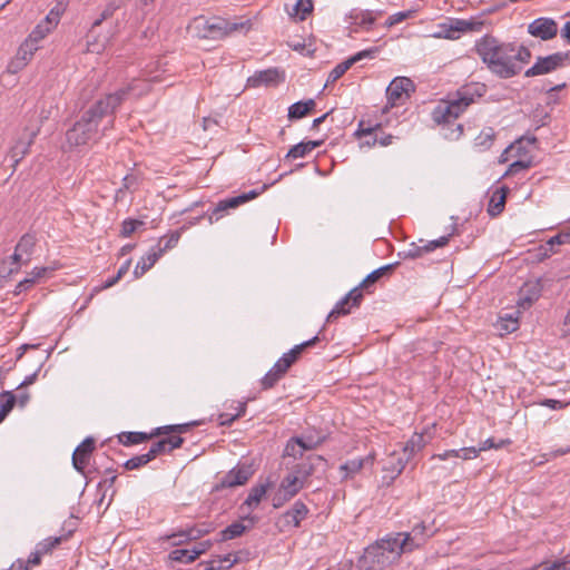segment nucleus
<instances>
[{
    "label": "nucleus",
    "instance_id": "nucleus-1",
    "mask_svg": "<svg viewBox=\"0 0 570 570\" xmlns=\"http://www.w3.org/2000/svg\"><path fill=\"white\" fill-rule=\"evenodd\" d=\"M121 104V95L109 94L98 100L66 131L65 150L97 142L114 126V112Z\"/></svg>",
    "mask_w": 570,
    "mask_h": 570
},
{
    "label": "nucleus",
    "instance_id": "nucleus-2",
    "mask_svg": "<svg viewBox=\"0 0 570 570\" xmlns=\"http://www.w3.org/2000/svg\"><path fill=\"white\" fill-rule=\"evenodd\" d=\"M475 51L489 70L502 79L519 75L531 59V51L514 42H501L485 35L475 42Z\"/></svg>",
    "mask_w": 570,
    "mask_h": 570
},
{
    "label": "nucleus",
    "instance_id": "nucleus-3",
    "mask_svg": "<svg viewBox=\"0 0 570 570\" xmlns=\"http://www.w3.org/2000/svg\"><path fill=\"white\" fill-rule=\"evenodd\" d=\"M250 28L249 20L232 22L220 17L207 19L203 16L193 19L188 26L189 32L199 39H222L233 32L247 31Z\"/></svg>",
    "mask_w": 570,
    "mask_h": 570
},
{
    "label": "nucleus",
    "instance_id": "nucleus-4",
    "mask_svg": "<svg viewBox=\"0 0 570 570\" xmlns=\"http://www.w3.org/2000/svg\"><path fill=\"white\" fill-rule=\"evenodd\" d=\"M402 553L405 551L394 534H387L365 549L363 561L370 569H383L397 562Z\"/></svg>",
    "mask_w": 570,
    "mask_h": 570
},
{
    "label": "nucleus",
    "instance_id": "nucleus-5",
    "mask_svg": "<svg viewBox=\"0 0 570 570\" xmlns=\"http://www.w3.org/2000/svg\"><path fill=\"white\" fill-rule=\"evenodd\" d=\"M473 102L474 94L464 87L458 90L454 98L434 108L432 118L438 124H451Z\"/></svg>",
    "mask_w": 570,
    "mask_h": 570
},
{
    "label": "nucleus",
    "instance_id": "nucleus-6",
    "mask_svg": "<svg viewBox=\"0 0 570 570\" xmlns=\"http://www.w3.org/2000/svg\"><path fill=\"white\" fill-rule=\"evenodd\" d=\"M436 528L434 522L426 523L421 521L414 524L409 532H397L394 537L402 546L405 552H412L413 550L422 547L434 533Z\"/></svg>",
    "mask_w": 570,
    "mask_h": 570
},
{
    "label": "nucleus",
    "instance_id": "nucleus-7",
    "mask_svg": "<svg viewBox=\"0 0 570 570\" xmlns=\"http://www.w3.org/2000/svg\"><path fill=\"white\" fill-rule=\"evenodd\" d=\"M195 422L191 423H184V424H174V425H165L155 429V431L150 434H147L145 432H121L118 435V441L125 446L140 444L153 436L161 435V434H170V433H186L190 426L195 425Z\"/></svg>",
    "mask_w": 570,
    "mask_h": 570
},
{
    "label": "nucleus",
    "instance_id": "nucleus-8",
    "mask_svg": "<svg viewBox=\"0 0 570 570\" xmlns=\"http://www.w3.org/2000/svg\"><path fill=\"white\" fill-rule=\"evenodd\" d=\"M305 484L301 481V478L294 474L292 471L285 475L272 498V504L275 509L282 508L286 502L291 501Z\"/></svg>",
    "mask_w": 570,
    "mask_h": 570
},
{
    "label": "nucleus",
    "instance_id": "nucleus-9",
    "mask_svg": "<svg viewBox=\"0 0 570 570\" xmlns=\"http://www.w3.org/2000/svg\"><path fill=\"white\" fill-rule=\"evenodd\" d=\"M570 61V52H556L547 57H539L535 63L525 72V77L546 75L566 66Z\"/></svg>",
    "mask_w": 570,
    "mask_h": 570
},
{
    "label": "nucleus",
    "instance_id": "nucleus-10",
    "mask_svg": "<svg viewBox=\"0 0 570 570\" xmlns=\"http://www.w3.org/2000/svg\"><path fill=\"white\" fill-rule=\"evenodd\" d=\"M415 85L407 77H395L386 88V98L390 107L403 105L411 92H414Z\"/></svg>",
    "mask_w": 570,
    "mask_h": 570
},
{
    "label": "nucleus",
    "instance_id": "nucleus-11",
    "mask_svg": "<svg viewBox=\"0 0 570 570\" xmlns=\"http://www.w3.org/2000/svg\"><path fill=\"white\" fill-rule=\"evenodd\" d=\"M161 78L159 75L154 73L153 69H146L144 71V78L134 79L128 86L119 89L115 94L121 95V102L126 97L132 95L140 97L150 90V83L159 82Z\"/></svg>",
    "mask_w": 570,
    "mask_h": 570
},
{
    "label": "nucleus",
    "instance_id": "nucleus-12",
    "mask_svg": "<svg viewBox=\"0 0 570 570\" xmlns=\"http://www.w3.org/2000/svg\"><path fill=\"white\" fill-rule=\"evenodd\" d=\"M363 301V292L360 288H352L343 298H341L333 309L328 313L326 322H332L340 316L348 315L354 307H358Z\"/></svg>",
    "mask_w": 570,
    "mask_h": 570
},
{
    "label": "nucleus",
    "instance_id": "nucleus-13",
    "mask_svg": "<svg viewBox=\"0 0 570 570\" xmlns=\"http://www.w3.org/2000/svg\"><path fill=\"white\" fill-rule=\"evenodd\" d=\"M429 442V439L425 438L423 433H414L407 442L403 446L402 455L404 458H397V465L392 466L393 471H396V474H400L406 463L417 453L420 452Z\"/></svg>",
    "mask_w": 570,
    "mask_h": 570
},
{
    "label": "nucleus",
    "instance_id": "nucleus-14",
    "mask_svg": "<svg viewBox=\"0 0 570 570\" xmlns=\"http://www.w3.org/2000/svg\"><path fill=\"white\" fill-rule=\"evenodd\" d=\"M528 32L537 39L548 41L558 35V23L552 18L540 17L528 24Z\"/></svg>",
    "mask_w": 570,
    "mask_h": 570
},
{
    "label": "nucleus",
    "instance_id": "nucleus-15",
    "mask_svg": "<svg viewBox=\"0 0 570 570\" xmlns=\"http://www.w3.org/2000/svg\"><path fill=\"white\" fill-rule=\"evenodd\" d=\"M377 52H379L377 48L365 49V50L358 51L357 53L350 57L345 61L338 63L330 72L327 80H326V85L333 83L336 80H338L354 63H356L363 59H373Z\"/></svg>",
    "mask_w": 570,
    "mask_h": 570
},
{
    "label": "nucleus",
    "instance_id": "nucleus-16",
    "mask_svg": "<svg viewBox=\"0 0 570 570\" xmlns=\"http://www.w3.org/2000/svg\"><path fill=\"white\" fill-rule=\"evenodd\" d=\"M254 474L248 464H238L227 472L219 481L217 489L234 488L245 484Z\"/></svg>",
    "mask_w": 570,
    "mask_h": 570
},
{
    "label": "nucleus",
    "instance_id": "nucleus-17",
    "mask_svg": "<svg viewBox=\"0 0 570 570\" xmlns=\"http://www.w3.org/2000/svg\"><path fill=\"white\" fill-rule=\"evenodd\" d=\"M258 191L256 190H249L248 193H243L238 196L230 197L227 199H223L218 202L216 207L213 209V212L209 214V223L213 224L214 222H217L222 216L223 213L230 208H236L239 205L254 199L258 196Z\"/></svg>",
    "mask_w": 570,
    "mask_h": 570
},
{
    "label": "nucleus",
    "instance_id": "nucleus-18",
    "mask_svg": "<svg viewBox=\"0 0 570 570\" xmlns=\"http://www.w3.org/2000/svg\"><path fill=\"white\" fill-rule=\"evenodd\" d=\"M53 29L46 20H42L36 26L28 39L20 47L19 53H23L22 59L28 60L27 55L32 56L33 51L38 49V42L42 40Z\"/></svg>",
    "mask_w": 570,
    "mask_h": 570
},
{
    "label": "nucleus",
    "instance_id": "nucleus-19",
    "mask_svg": "<svg viewBox=\"0 0 570 570\" xmlns=\"http://www.w3.org/2000/svg\"><path fill=\"white\" fill-rule=\"evenodd\" d=\"M325 463L326 461L322 455L311 454L305 461L293 465L292 472L298 475L301 481L306 484L307 479L313 475L318 468L324 466Z\"/></svg>",
    "mask_w": 570,
    "mask_h": 570
},
{
    "label": "nucleus",
    "instance_id": "nucleus-20",
    "mask_svg": "<svg viewBox=\"0 0 570 570\" xmlns=\"http://www.w3.org/2000/svg\"><path fill=\"white\" fill-rule=\"evenodd\" d=\"M95 450V440L86 438L73 451L72 465L78 471L83 473L87 468L90 456Z\"/></svg>",
    "mask_w": 570,
    "mask_h": 570
},
{
    "label": "nucleus",
    "instance_id": "nucleus-21",
    "mask_svg": "<svg viewBox=\"0 0 570 570\" xmlns=\"http://www.w3.org/2000/svg\"><path fill=\"white\" fill-rule=\"evenodd\" d=\"M184 443V439L179 435H170L153 443L148 450L151 460L160 454L170 453L175 449H179Z\"/></svg>",
    "mask_w": 570,
    "mask_h": 570
},
{
    "label": "nucleus",
    "instance_id": "nucleus-22",
    "mask_svg": "<svg viewBox=\"0 0 570 570\" xmlns=\"http://www.w3.org/2000/svg\"><path fill=\"white\" fill-rule=\"evenodd\" d=\"M269 487H271L269 482L254 485L249 490V493H248L247 498L245 499V501L243 502V504L240 505V509L242 510L246 509L248 512L255 510L259 505L261 501L265 498Z\"/></svg>",
    "mask_w": 570,
    "mask_h": 570
},
{
    "label": "nucleus",
    "instance_id": "nucleus-23",
    "mask_svg": "<svg viewBox=\"0 0 570 570\" xmlns=\"http://www.w3.org/2000/svg\"><path fill=\"white\" fill-rule=\"evenodd\" d=\"M308 511L309 510L306 507V504L303 501L297 500L293 504V507L283 514V520L287 525L291 524L297 528L299 527L301 522L306 518Z\"/></svg>",
    "mask_w": 570,
    "mask_h": 570
},
{
    "label": "nucleus",
    "instance_id": "nucleus-24",
    "mask_svg": "<svg viewBox=\"0 0 570 570\" xmlns=\"http://www.w3.org/2000/svg\"><path fill=\"white\" fill-rule=\"evenodd\" d=\"M508 193L509 188L507 186L497 188L492 193L488 204V214L491 217H497L503 212Z\"/></svg>",
    "mask_w": 570,
    "mask_h": 570
},
{
    "label": "nucleus",
    "instance_id": "nucleus-25",
    "mask_svg": "<svg viewBox=\"0 0 570 570\" xmlns=\"http://www.w3.org/2000/svg\"><path fill=\"white\" fill-rule=\"evenodd\" d=\"M279 81H281V73L277 69L262 70L248 78V85L250 87H259L262 85L271 86V85H276Z\"/></svg>",
    "mask_w": 570,
    "mask_h": 570
},
{
    "label": "nucleus",
    "instance_id": "nucleus-26",
    "mask_svg": "<svg viewBox=\"0 0 570 570\" xmlns=\"http://www.w3.org/2000/svg\"><path fill=\"white\" fill-rule=\"evenodd\" d=\"M399 263L387 264L384 265L373 272H371L357 286L356 288H360V292L367 291L371 292V286L375 284L381 277L384 275L391 273L395 266H397Z\"/></svg>",
    "mask_w": 570,
    "mask_h": 570
},
{
    "label": "nucleus",
    "instance_id": "nucleus-27",
    "mask_svg": "<svg viewBox=\"0 0 570 570\" xmlns=\"http://www.w3.org/2000/svg\"><path fill=\"white\" fill-rule=\"evenodd\" d=\"M160 258V250L155 252L150 248L146 255H144L140 261L137 263L134 275L136 278L141 277L147 271H149L155 263Z\"/></svg>",
    "mask_w": 570,
    "mask_h": 570
},
{
    "label": "nucleus",
    "instance_id": "nucleus-28",
    "mask_svg": "<svg viewBox=\"0 0 570 570\" xmlns=\"http://www.w3.org/2000/svg\"><path fill=\"white\" fill-rule=\"evenodd\" d=\"M323 144V140H308L306 142L302 141L295 146H293L286 154L287 159H297L303 158L307 154L312 153L315 148L320 147Z\"/></svg>",
    "mask_w": 570,
    "mask_h": 570
},
{
    "label": "nucleus",
    "instance_id": "nucleus-29",
    "mask_svg": "<svg viewBox=\"0 0 570 570\" xmlns=\"http://www.w3.org/2000/svg\"><path fill=\"white\" fill-rule=\"evenodd\" d=\"M38 132V127L32 129L26 128L22 135V139L19 140L12 148V153L14 154V156L20 155L21 157H23L28 153Z\"/></svg>",
    "mask_w": 570,
    "mask_h": 570
},
{
    "label": "nucleus",
    "instance_id": "nucleus-30",
    "mask_svg": "<svg viewBox=\"0 0 570 570\" xmlns=\"http://www.w3.org/2000/svg\"><path fill=\"white\" fill-rule=\"evenodd\" d=\"M315 106L316 104L314 99H308L306 101H297L288 108V119H301L308 115L311 111H313Z\"/></svg>",
    "mask_w": 570,
    "mask_h": 570
},
{
    "label": "nucleus",
    "instance_id": "nucleus-31",
    "mask_svg": "<svg viewBox=\"0 0 570 570\" xmlns=\"http://www.w3.org/2000/svg\"><path fill=\"white\" fill-rule=\"evenodd\" d=\"M305 452L304 446L301 444V436H293L285 445L283 458L285 460L292 458L294 461L302 460Z\"/></svg>",
    "mask_w": 570,
    "mask_h": 570
},
{
    "label": "nucleus",
    "instance_id": "nucleus-32",
    "mask_svg": "<svg viewBox=\"0 0 570 570\" xmlns=\"http://www.w3.org/2000/svg\"><path fill=\"white\" fill-rule=\"evenodd\" d=\"M185 227H181L180 229H177V230H174L171 232L169 235L167 236H164V237H160L157 245H155L154 247H151L155 252H158L160 250V257L163 256V254L165 252H167L168 249H171L174 247H176V245L178 244L179 239H180V236H181V230L184 229Z\"/></svg>",
    "mask_w": 570,
    "mask_h": 570
},
{
    "label": "nucleus",
    "instance_id": "nucleus-33",
    "mask_svg": "<svg viewBox=\"0 0 570 570\" xmlns=\"http://www.w3.org/2000/svg\"><path fill=\"white\" fill-rule=\"evenodd\" d=\"M37 244L35 234L27 233L18 242L16 248L26 256L24 263H29Z\"/></svg>",
    "mask_w": 570,
    "mask_h": 570
},
{
    "label": "nucleus",
    "instance_id": "nucleus-34",
    "mask_svg": "<svg viewBox=\"0 0 570 570\" xmlns=\"http://www.w3.org/2000/svg\"><path fill=\"white\" fill-rule=\"evenodd\" d=\"M495 138V132L492 127H485L481 130V132L474 138V146L480 150H488L492 146Z\"/></svg>",
    "mask_w": 570,
    "mask_h": 570
},
{
    "label": "nucleus",
    "instance_id": "nucleus-35",
    "mask_svg": "<svg viewBox=\"0 0 570 570\" xmlns=\"http://www.w3.org/2000/svg\"><path fill=\"white\" fill-rule=\"evenodd\" d=\"M483 26L482 21L456 19L451 23L450 31H481Z\"/></svg>",
    "mask_w": 570,
    "mask_h": 570
},
{
    "label": "nucleus",
    "instance_id": "nucleus-36",
    "mask_svg": "<svg viewBox=\"0 0 570 570\" xmlns=\"http://www.w3.org/2000/svg\"><path fill=\"white\" fill-rule=\"evenodd\" d=\"M248 527L243 524L240 521L233 522L224 530L220 531V541H227L240 537Z\"/></svg>",
    "mask_w": 570,
    "mask_h": 570
},
{
    "label": "nucleus",
    "instance_id": "nucleus-37",
    "mask_svg": "<svg viewBox=\"0 0 570 570\" xmlns=\"http://www.w3.org/2000/svg\"><path fill=\"white\" fill-rule=\"evenodd\" d=\"M320 341V336L315 335L311 340H307L301 344L295 345L292 350L284 355L294 364L302 355L305 348L314 346Z\"/></svg>",
    "mask_w": 570,
    "mask_h": 570
},
{
    "label": "nucleus",
    "instance_id": "nucleus-38",
    "mask_svg": "<svg viewBox=\"0 0 570 570\" xmlns=\"http://www.w3.org/2000/svg\"><path fill=\"white\" fill-rule=\"evenodd\" d=\"M199 557L196 549H176L169 553V558L177 562L190 563Z\"/></svg>",
    "mask_w": 570,
    "mask_h": 570
},
{
    "label": "nucleus",
    "instance_id": "nucleus-39",
    "mask_svg": "<svg viewBox=\"0 0 570 570\" xmlns=\"http://www.w3.org/2000/svg\"><path fill=\"white\" fill-rule=\"evenodd\" d=\"M313 8L312 0H298L293 7V11L289 12V16L296 17L298 21H304L306 17L312 13Z\"/></svg>",
    "mask_w": 570,
    "mask_h": 570
},
{
    "label": "nucleus",
    "instance_id": "nucleus-40",
    "mask_svg": "<svg viewBox=\"0 0 570 570\" xmlns=\"http://www.w3.org/2000/svg\"><path fill=\"white\" fill-rule=\"evenodd\" d=\"M207 562L209 563V567H213V570H224L232 568L236 562V558H233V556L229 553L224 557L215 556Z\"/></svg>",
    "mask_w": 570,
    "mask_h": 570
},
{
    "label": "nucleus",
    "instance_id": "nucleus-41",
    "mask_svg": "<svg viewBox=\"0 0 570 570\" xmlns=\"http://www.w3.org/2000/svg\"><path fill=\"white\" fill-rule=\"evenodd\" d=\"M16 395L11 392H4L0 395V423L8 415V413L12 410L16 403Z\"/></svg>",
    "mask_w": 570,
    "mask_h": 570
},
{
    "label": "nucleus",
    "instance_id": "nucleus-42",
    "mask_svg": "<svg viewBox=\"0 0 570 570\" xmlns=\"http://www.w3.org/2000/svg\"><path fill=\"white\" fill-rule=\"evenodd\" d=\"M151 460V458L149 456L148 453H144V454H140V455H136V456H132L130 458L129 460H127L125 463H124V468L126 470H136V469H139L144 465H146L147 463H149Z\"/></svg>",
    "mask_w": 570,
    "mask_h": 570
},
{
    "label": "nucleus",
    "instance_id": "nucleus-43",
    "mask_svg": "<svg viewBox=\"0 0 570 570\" xmlns=\"http://www.w3.org/2000/svg\"><path fill=\"white\" fill-rule=\"evenodd\" d=\"M122 2L121 0H110V2L106 6V8L102 10L100 18H98L92 26L97 27L100 26L104 20L109 19L112 17L115 11L121 7Z\"/></svg>",
    "mask_w": 570,
    "mask_h": 570
},
{
    "label": "nucleus",
    "instance_id": "nucleus-44",
    "mask_svg": "<svg viewBox=\"0 0 570 570\" xmlns=\"http://www.w3.org/2000/svg\"><path fill=\"white\" fill-rule=\"evenodd\" d=\"M371 458L367 456L366 459H353L347 462H345L343 465H341V470L346 471L347 475H353L361 471L363 468L365 461H368Z\"/></svg>",
    "mask_w": 570,
    "mask_h": 570
},
{
    "label": "nucleus",
    "instance_id": "nucleus-45",
    "mask_svg": "<svg viewBox=\"0 0 570 570\" xmlns=\"http://www.w3.org/2000/svg\"><path fill=\"white\" fill-rule=\"evenodd\" d=\"M62 538L61 537H49L41 542H39L36 548L42 553H50L58 544H60Z\"/></svg>",
    "mask_w": 570,
    "mask_h": 570
},
{
    "label": "nucleus",
    "instance_id": "nucleus-46",
    "mask_svg": "<svg viewBox=\"0 0 570 570\" xmlns=\"http://www.w3.org/2000/svg\"><path fill=\"white\" fill-rule=\"evenodd\" d=\"M283 377L279 373L275 372V368L272 367L261 380V385L263 390H269L275 386V384Z\"/></svg>",
    "mask_w": 570,
    "mask_h": 570
},
{
    "label": "nucleus",
    "instance_id": "nucleus-47",
    "mask_svg": "<svg viewBox=\"0 0 570 570\" xmlns=\"http://www.w3.org/2000/svg\"><path fill=\"white\" fill-rule=\"evenodd\" d=\"M142 225V220L127 218L121 224L120 235L122 237H129L135 230H137L138 227Z\"/></svg>",
    "mask_w": 570,
    "mask_h": 570
},
{
    "label": "nucleus",
    "instance_id": "nucleus-48",
    "mask_svg": "<svg viewBox=\"0 0 570 570\" xmlns=\"http://www.w3.org/2000/svg\"><path fill=\"white\" fill-rule=\"evenodd\" d=\"M246 412V404L240 405V412H236L235 414L222 413L218 416L219 425L229 426L236 421L238 417L243 416Z\"/></svg>",
    "mask_w": 570,
    "mask_h": 570
},
{
    "label": "nucleus",
    "instance_id": "nucleus-49",
    "mask_svg": "<svg viewBox=\"0 0 570 570\" xmlns=\"http://www.w3.org/2000/svg\"><path fill=\"white\" fill-rule=\"evenodd\" d=\"M65 11L62 2H58L43 19L53 28L58 24L61 13Z\"/></svg>",
    "mask_w": 570,
    "mask_h": 570
},
{
    "label": "nucleus",
    "instance_id": "nucleus-50",
    "mask_svg": "<svg viewBox=\"0 0 570 570\" xmlns=\"http://www.w3.org/2000/svg\"><path fill=\"white\" fill-rule=\"evenodd\" d=\"M531 166L530 160L519 159L510 164L503 177L515 175L519 171L525 170Z\"/></svg>",
    "mask_w": 570,
    "mask_h": 570
},
{
    "label": "nucleus",
    "instance_id": "nucleus-51",
    "mask_svg": "<svg viewBox=\"0 0 570 570\" xmlns=\"http://www.w3.org/2000/svg\"><path fill=\"white\" fill-rule=\"evenodd\" d=\"M379 129H381V124H375L374 126H365V122L361 120L355 131V136L357 138L372 136Z\"/></svg>",
    "mask_w": 570,
    "mask_h": 570
},
{
    "label": "nucleus",
    "instance_id": "nucleus-52",
    "mask_svg": "<svg viewBox=\"0 0 570 570\" xmlns=\"http://www.w3.org/2000/svg\"><path fill=\"white\" fill-rule=\"evenodd\" d=\"M521 140L510 145L508 148L504 149V151L502 153L501 157H500V161L502 163H505L508 161L511 157H515V156H519L520 155V151H521Z\"/></svg>",
    "mask_w": 570,
    "mask_h": 570
},
{
    "label": "nucleus",
    "instance_id": "nucleus-53",
    "mask_svg": "<svg viewBox=\"0 0 570 570\" xmlns=\"http://www.w3.org/2000/svg\"><path fill=\"white\" fill-rule=\"evenodd\" d=\"M178 535L185 537L184 540L193 541V540H197V539L204 537V531L198 530V527L195 524L187 529H181L180 533Z\"/></svg>",
    "mask_w": 570,
    "mask_h": 570
},
{
    "label": "nucleus",
    "instance_id": "nucleus-54",
    "mask_svg": "<svg viewBox=\"0 0 570 570\" xmlns=\"http://www.w3.org/2000/svg\"><path fill=\"white\" fill-rule=\"evenodd\" d=\"M324 441V438H317L315 439L312 435H308L306 438H301V444L304 446L305 451H311L316 449L318 445H321Z\"/></svg>",
    "mask_w": 570,
    "mask_h": 570
},
{
    "label": "nucleus",
    "instance_id": "nucleus-55",
    "mask_svg": "<svg viewBox=\"0 0 570 570\" xmlns=\"http://www.w3.org/2000/svg\"><path fill=\"white\" fill-rule=\"evenodd\" d=\"M292 365L293 363L283 354V356L277 360L273 367L275 368V372L284 376Z\"/></svg>",
    "mask_w": 570,
    "mask_h": 570
},
{
    "label": "nucleus",
    "instance_id": "nucleus-56",
    "mask_svg": "<svg viewBox=\"0 0 570 570\" xmlns=\"http://www.w3.org/2000/svg\"><path fill=\"white\" fill-rule=\"evenodd\" d=\"M547 563L549 570H570V556Z\"/></svg>",
    "mask_w": 570,
    "mask_h": 570
},
{
    "label": "nucleus",
    "instance_id": "nucleus-57",
    "mask_svg": "<svg viewBox=\"0 0 570 570\" xmlns=\"http://www.w3.org/2000/svg\"><path fill=\"white\" fill-rule=\"evenodd\" d=\"M504 444H510V440H501L500 443H495L494 439L489 438L481 443V445H480V448H478V450H480V452H482V451H487L490 449H499V448L503 446Z\"/></svg>",
    "mask_w": 570,
    "mask_h": 570
},
{
    "label": "nucleus",
    "instance_id": "nucleus-58",
    "mask_svg": "<svg viewBox=\"0 0 570 570\" xmlns=\"http://www.w3.org/2000/svg\"><path fill=\"white\" fill-rule=\"evenodd\" d=\"M539 404L551 410H562L567 407L569 403L553 399H544L540 401Z\"/></svg>",
    "mask_w": 570,
    "mask_h": 570
},
{
    "label": "nucleus",
    "instance_id": "nucleus-59",
    "mask_svg": "<svg viewBox=\"0 0 570 570\" xmlns=\"http://www.w3.org/2000/svg\"><path fill=\"white\" fill-rule=\"evenodd\" d=\"M449 240H450V235L442 236V237H440L438 239L431 240L428 244H425V248L424 249H425V252L430 253V252H432V250H434V249H436L439 247L445 246L449 243Z\"/></svg>",
    "mask_w": 570,
    "mask_h": 570
},
{
    "label": "nucleus",
    "instance_id": "nucleus-60",
    "mask_svg": "<svg viewBox=\"0 0 570 570\" xmlns=\"http://www.w3.org/2000/svg\"><path fill=\"white\" fill-rule=\"evenodd\" d=\"M449 240H450V235L442 236V237H440L438 239L431 240L428 244H425V248L424 249H425V252L430 253V252H432V250H434V249H436L439 247L445 246L449 243Z\"/></svg>",
    "mask_w": 570,
    "mask_h": 570
},
{
    "label": "nucleus",
    "instance_id": "nucleus-61",
    "mask_svg": "<svg viewBox=\"0 0 570 570\" xmlns=\"http://www.w3.org/2000/svg\"><path fill=\"white\" fill-rule=\"evenodd\" d=\"M425 245L424 246H416L415 244L411 245V248H409L406 252H404V258H419L423 254H425Z\"/></svg>",
    "mask_w": 570,
    "mask_h": 570
},
{
    "label": "nucleus",
    "instance_id": "nucleus-62",
    "mask_svg": "<svg viewBox=\"0 0 570 570\" xmlns=\"http://www.w3.org/2000/svg\"><path fill=\"white\" fill-rule=\"evenodd\" d=\"M179 533H180V530L173 532L171 534L164 535L160 539L166 540V541H171L173 546H180V544H184V543L190 541V540H184L185 537L178 535Z\"/></svg>",
    "mask_w": 570,
    "mask_h": 570
},
{
    "label": "nucleus",
    "instance_id": "nucleus-63",
    "mask_svg": "<svg viewBox=\"0 0 570 570\" xmlns=\"http://www.w3.org/2000/svg\"><path fill=\"white\" fill-rule=\"evenodd\" d=\"M461 452V455H460V459L462 460H470V459H474L479 455L480 453V450H478L474 446H470V448H462L460 449Z\"/></svg>",
    "mask_w": 570,
    "mask_h": 570
},
{
    "label": "nucleus",
    "instance_id": "nucleus-64",
    "mask_svg": "<svg viewBox=\"0 0 570 570\" xmlns=\"http://www.w3.org/2000/svg\"><path fill=\"white\" fill-rule=\"evenodd\" d=\"M35 284V277H26L24 279L20 281L18 285L16 286V293L20 294L23 291H27Z\"/></svg>",
    "mask_w": 570,
    "mask_h": 570
}]
</instances>
